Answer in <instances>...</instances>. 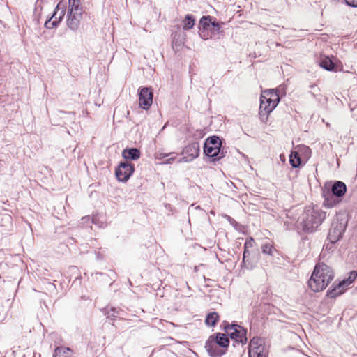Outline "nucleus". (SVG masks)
<instances>
[{"label": "nucleus", "mask_w": 357, "mask_h": 357, "mask_svg": "<svg viewBox=\"0 0 357 357\" xmlns=\"http://www.w3.org/2000/svg\"><path fill=\"white\" fill-rule=\"evenodd\" d=\"M334 278L333 269L324 263H318L308 280L309 287L314 292L323 291Z\"/></svg>", "instance_id": "f257e3e1"}, {"label": "nucleus", "mask_w": 357, "mask_h": 357, "mask_svg": "<svg viewBox=\"0 0 357 357\" xmlns=\"http://www.w3.org/2000/svg\"><path fill=\"white\" fill-rule=\"evenodd\" d=\"M326 218V213L314 208H307L299 218L298 224L306 232H313Z\"/></svg>", "instance_id": "f03ea898"}, {"label": "nucleus", "mask_w": 357, "mask_h": 357, "mask_svg": "<svg viewBox=\"0 0 357 357\" xmlns=\"http://www.w3.org/2000/svg\"><path fill=\"white\" fill-rule=\"evenodd\" d=\"M222 141L217 136H211L206 139L204 151L206 155L213 158L214 160H219L225 156V153L223 149H221Z\"/></svg>", "instance_id": "7ed1b4c3"}, {"label": "nucleus", "mask_w": 357, "mask_h": 357, "mask_svg": "<svg viewBox=\"0 0 357 357\" xmlns=\"http://www.w3.org/2000/svg\"><path fill=\"white\" fill-rule=\"evenodd\" d=\"M82 7L79 0H69L67 25L69 29L75 31L79 28L82 15Z\"/></svg>", "instance_id": "20e7f679"}, {"label": "nucleus", "mask_w": 357, "mask_h": 357, "mask_svg": "<svg viewBox=\"0 0 357 357\" xmlns=\"http://www.w3.org/2000/svg\"><path fill=\"white\" fill-rule=\"evenodd\" d=\"M347 227V221L344 220H334L329 229L328 239L332 243H336L342 236Z\"/></svg>", "instance_id": "39448f33"}, {"label": "nucleus", "mask_w": 357, "mask_h": 357, "mask_svg": "<svg viewBox=\"0 0 357 357\" xmlns=\"http://www.w3.org/2000/svg\"><path fill=\"white\" fill-rule=\"evenodd\" d=\"M357 278V272L352 271L349 273V275L347 279L340 282L333 289L328 290L327 296L330 298H335L342 294L344 290L356 280Z\"/></svg>", "instance_id": "423d86ee"}, {"label": "nucleus", "mask_w": 357, "mask_h": 357, "mask_svg": "<svg viewBox=\"0 0 357 357\" xmlns=\"http://www.w3.org/2000/svg\"><path fill=\"white\" fill-rule=\"evenodd\" d=\"M135 170L134 165L128 161L121 162L116 169V178L121 182L127 181Z\"/></svg>", "instance_id": "0eeeda50"}, {"label": "nucleus", "mask_w": 357, "mask_h": 357, "mask_svg": "<svg viewBox=\"0 0 357 357\" xmlns=\"http://www.w3.org/2000/svg\"><path fill=\"white\" fill-rule=\"evenodd\" d=\"M225 329L226 332L229 334V336L231 339H234L236 342H238L241 344H245L247 342V331L241 326L228 325L225 327Z\"/></svg>", "instance_id": "6e6552de"}, {"label": "nucleus", "mask_w": 357, "mask_h": 357, "mask_svg": "<svg viewBox=\"0 0 357 357\" xmlns=\"http://www.w3.org/2000/svg\"><path fill=\"white\" fill-rule=\"evenodd\" d=\"M200 152L199 144L198 142H193L186 146L183 151V154L185 155L180 158L178 162H188L197 158Z\"/></svg>", "instance_id": "1a4fd4ad"}, {"label": "nucleus", "mask_w": 357, "mask_h": 357, "mask_svg": "<svg viewBox=\"0 0 357 357\" xmlns=\"http://www.w3.org/2000/svg\"><path fill=\"white\" fill-rule=\"evenodd\" d=\"M153 102V92L149 87H143L139 93V105L144 109H148Z\"/></svg>", "instance_id": "9d476101"}, {"label": "nucleus", "mask_w": 357, "mask_h": 357, "mask_svg": "<svg viewBox=\"0 0 357 357\" xmlns=\"http://www.w3.org/2000/svg\"><path fill=\"white\" fill-rule=\"evenodd\" d=\"M218 342L213 339V336H210L205 344V348L208 354L211 357H220L225 354V349L218 345Z\"/></svg>", "instance_id": "9b49d317"}, {"label": "nucleus", "mask_w": 357, "mask_h": 357, "mask_svg": "<svg viewBox=\"0 0 357 357\" xmlns=\"http://www.w3.org/2000/svg\"><path fill=\"white\" fill-rule=\"evenodd\" d=\"M64 15V8L63 6L61 7V4L59 3L56 6L55 10L53 15H52L51 18L45 22V26L47 29H52L56 26L63 19Z\"/></svg>", "instance_id": "f8f14e48"}, {"label": "nucleus", "mask_w": 357, "mask_h": 357, "mask_svg": "<svg viewBox=\"0 0 357 357\" xmlns=\"http://www.w3.org/2000/svg\"><path fill=\"white\" fill-rule=\"evenodd\" d=\"M262 100H267V103L274 106V109L278 105L280 98L277 91L274 89H268L262 92Z\"/></svg>", "instance_id": "ddd939ff"}, {"label": "nucleus", "mask_w": 357, "mask_h": 357, "mask_svg": "<svg viewBox=\"0 0 357 357\" xmlns=\"http://www.w3.org/2000/svg\"><path fill=\"white\" fill-rule=\"evenodd\" d=\"M331 195L337 198H342L347 192L346 184L340 181H335L331 186Z\"/></svg>", "instance_id": "4468645a"}, {"label": "nucleus", "mask_w": 357, "mask_h": 357, "mask_svg": "<svg viewBox=\"0 0 357 357\" xmlns=\"http://www.w3.org/2000/svg\"><path fill=\"white\" fill-rule=\"evenodd\" d=\"M211 336H213V339L218 342V345L220 346L221 348L225 349V353L229 344V340L226 335L221 333H217Z\"/></svg>", "instance_id": "2eb2a0df"}, {"label": "nucleus", "mask_w": 357, "mask_h": 357, "mask_svg": "<svg viewBox=\"0 0 357 357\" xmlns=\"http://www.w3.org/2000/svg\"><path fill=\"white\" fill-rule=\"evenodd\" d=\"M122 156L126 160H137L140 157V151L137 148L126 149L122 152Z\"/></svg>", "instance_id": "dca6fc26"}, {"label": "nucleus", "mask_w": 357, "mask_h": 357, "mask_svg": "<svg viewBox=\"0 0 357 357\" xmlns=\"http://www.w3.org/2000/svg\"><path fill=\"white\" fill-rule=\"evenodd\" d=\"M274 109V106L272 105H269V103H267V100H262V94L260 97V105H259V115L266 116L269 113H271Z\"/></svg>", "instance_id": "f3484780"}, {"label": "nucleus", "mask_w": 357, "mask_h": 357, "mask_svg": "<svg viewBox=\"0 0 357 357\" xmlns=\"http://www.w3.org/2000/svg\"><path fill=\"white\" fill-rule=\"evenodd\" d=\"M73 354V351L66 347H57L54 349V357H71Z\"/></svg>", "instance_id": "a211bd4d"}, {"label": "nucleus", "mask_w": 357, "mask_h": 357, "mask_svg": "<svg viewBox=\"0 0 357 357\" xmlns=\"http://www.w3.org/2000/svg\"><path fill=\"white\" fill-rule=\"evenodd\" d=\"M324 205L328 208H333L340 202L337 199L338 198L329 193L328 195H324Z\"/></svg>", "instance_id": "6ab92c4d"}, {"label": "nucleus", "mask_w": 357, "mask_h": 357, "mask_svg": "<svg viewBox=\"0 0 357 357\" xmlns=\"http://www.w3.org/2000/svg\"><path fill=\"white\" fill-rule=\"evenodd\" d=\"M262 340L259 337H253L249 345V354L250 357H252V353L254 351V350H257L259 349V347H264L262 345Z\"/></svg>", "instance_id": "aec40b11"}, {"label": "nucleus", "mask_w": 357, "mask_h": 357, "mask_svg": "<svg viewBox=\"0 0 357 357\" xmlns=\"http://www.w3.org/2000/svg\"><path fill=\"white\" fill-rule=\"evenodd\" d=\"M215 20L211 16H204L199 20V29H211L213 21Z\"/></svg>", "instance_id": "412c9836"}, {"label": "nucleus", "mask_w": 357, "mask_h": 357, "mask_svg": "<svg viewBox=\"0 0 357 357\" xmlns=\"http://www.w3.org/2000/svg\"><path fill=\"white\" fill-rule=\"evenodd\" d=\"M289 162L292 167L297 168L301 163V159L299 153L297 151L291 152L289 156Z\"/></svg>", "instance_id": "4be33fe9"}, {"label": "nucleus", "mask_w": 357, "mask_h": 357, "mask_svg": "<svg viewBox=\"0 0 357 357\" xmlns=\"http://www.w3.org/2000/svg\"><path fill=\"white\" fill-rule=\"evenodd\" d=\"M195 23V19L192 15H187L183 21V29L188 30L192 29Z\"/></svg>", "instance_id": "5701e85b"}, {"label": "nucleus", "mask_w": 357, "mask_h": 357, "mask_svg": "<svg viewBox=\"0 0 357 357\" xmlns=\"http://www.w3.org/2000/svg\"><path fill=\"white\" fill-rule=\"evenodd\" d=\"M319 65L324 69L331 71L335 68V64L328 57H325L320 61Z\"/></svg>", "instance_id": "b1692460"}, {"label": "nucleus", "mask_w": 357, "mask_h": 357, "mask_svg": "<svg viewBox=\"0 0 357 357\" xmlns=\"http://www.w3.org/2000/svg\"><path fill=\"white\" fill-rule=\"evenodd\" d=\"M219 316L217 312H211L207 314L205 323L207 326H213L216 324L218 320Z\"/></svg>", "instance_id": "393cba45"}, {"label": "nucleus", "mask_w": 357, "mask_h": 357, "mask_svg": "<svg viewBox=\"0 0 357 357\" xmlns=\"http://www.w3.org/2000/svg\"><path fill=\"white\" fill-rule=\"evenodd\" d=\"M211 29H199V36L204 40H208L209 38H212L213 33L211 31Z\"/></svg>", "instance_id": "a878e982"}, {"label": "nucleus", "mask_w": 357, "mask_h": 357, "mask_svg": "<svg viewBox=\"0 0 357 357\" xmlns=\"http://www.w3.org/2000/svg\"><path fill=\"white\" fill-rule=\"evenodd\" d=\"M274 250L273 246L270 243H265L261 245V250L264 254L273 255Z\"/></svg>", "instance_id": "bb28decb"}, {"label": "nucleus", "mask_w": 357, "mask_h": 357, "mask_svg": "<svg viewBox=\"0 0 357 357\" xmlns=\"http://www.w3.org/2000/svg\"><path fill=\"white\" fill-rule=\"evenodd\" d=\"M220 29H221L220 24L218 22H216L215 19L213 20V24L211 25V31L213 33V37L216 35H218L220 33L222 32L220 30Z\"/></svg>", "instance_id": "cd10ccee"}, {"label": "nucleus", "mask_w": 357, "mask_h": 357, "mask_svg": "<svg viewBox=\"0 0 357 357\" xmlns=\"http://www.w3.org/2000/svg\"><path fill=\"white\" fill-rule=\"evenodd\" d=\"M252 357H267V352L264 347H259L257 350H254Z\"/></svg>", "instance_id": "c85d7f7f"}, {"label": "nucleus", "mask_w": 357, "mask_h": 357, "mask_svg": "<svg viewBox=\"0 0 357 357\" xmlns=\"http://www.w3.org/2000/svg\"><path fill=\"white\" fill-rule=\"evenodd\" d=\"M245 261H246L245 263L242 261V266H244V267H245L248 269H252L257 265V262L252 261L250 258V257L248 258L245 259Z\"/></svg>", "instance_id": "c756f323"}, {"label": "nucleus", "mask_w": 357, "mask_h": 357, "mask_svg": "<svg viewBox=\"0 0 357 357\" xmlns=\"http://www.w3.org/2000/svg\"><path fill=\"white\" fill-rule=\"evenodd\" d=\"M255 241L252 238H249L245 241L244 244V248L250 249L254 247Z\"/></svg>", "instance_id": "7c9ffc66"}, {"label": "nucleus", "mask_w": 357, "mask_h": 357, "mask_svg": "<svg viewBox=\"0 0 357 357\" xmlns=\"http://www.w3.org/2000/svg\"><path fill=\"white\" fill-rule=\"evenodd\" d=\"M250 255V250L248 248H244L243 255V262L245 263V259L248 258Z\"/></svg>", "instance_id": "2f4dec72"}, {"label": "nucleus", "mask_w": 357, "mask_h": 357, "mask_svg": "<svg viewBox=\"0 0 357 357\" xmlns=\"http://www.w3.org/2000/svg\"><path fill=\"white\" fill-rule=\"evenodd\" d=\"M347 5L351 7H357V0H345Z\"/></svg>", "instance_id": "473e14b6"}, {"label": "nucleus", "mask_w": 357, "mask_h": 357, "mask_svg": "<svg viewBox=\"0 0 357 357\" xmlns=\"http://www.w3.org/2000/svg\"><path fill=\"white\" fill-rule=\"evenodd\" d=\"M172 153L166 154V153H158L156 158L158 159H163L169 157Z\"/></svg>", "instance_id": "72a5a7b5"}, {"label": "nucleus", "mask_w": 357, "mask_h": 357, "mask_svg": "<svg viewBox=\"0 0 357 357\" xmlns=\"http://www.w3.org/2000/svg\"><path fill=\"white\" fill-rule=\"evenodd\" d=\"M175 158L174 157H171V158H168L165 160V161L164 162V163L165 164H169V163H172L174 160Z\"/></svg>", "instance_id": "f704fd0d"}, {"label": "nucleus", "mask_w": 357, "mask_h": 357, "mask_svg": "<svg viewBox=\"0 0 357 357\" xmlns=\"http://www.w3.org/2000/svg\"><path fill=\"white\" fill-rule=\"evenodd\" d=\"M42 1H43V0H37V1L36 3V10L38 9V7L40 6Z\"/></svg>", "instance_id": "c9c22d12"}]
</instances>
